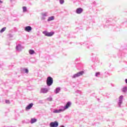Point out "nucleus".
Returning <instances> with one entry per match:
<instances>
[{
  "label": "nucleus",
  "instance_id": "7",
  "mask_svg": "<svg viewBox=\"0 0 127 127\" xmlns=\"http://www.w3.org/2000/svg\"><path fill=\"white\" fill-rule=\"evenodd\" d=\"M33 106V103H30L28 106L26 107V110H30L32 106Z\"/></svg>",
  "mask_w": 127,
  "mask_h": 127
},
{
  "label": "nucleus",
  "instance_id": "3",
  "mask_svg": "<svg viewBox=\"0 0 127 127\" xmlns=\"http://www.w3.org/2000/svg\"><path fill=\"white\" fill-rule=\"evenodd\" d=\"M83 74H84V71H79L73 75V78H77L78 77H80V76H82Z\"/></svg>",
  "mask_w": 127,
  "mask_h": 127
},
{
  "label": "nucleus",
  "instance_id": "17",
  "mask_svg": "<svg viewBox=\"0 0 127 127\" xmlns=\"http://www.w3.org/2000/svg\"><path fill=\"white\" fill-rule=\"evenodd\" d=\"M23 72H25V73H26V74H28V69H27V68H24L23 69Z\"/></svg>",
  "mask_w": 127,
  "mask_h": 127
},
{
  "label": "nucleus",
  "instance_id": "9",
  "mask_svg": "<svg viewBox=\"0 0 127 127\" xmlns=\"http://www.w3.org/2000/svg\"><path fill=\"white\" fill-rule=\"evenodd\" d=\"M70 105H71V103L70 102H67L66 103V105L64 107V110H66V109H68V108H69V107H70Z\"/></svg>",
  "mask_w": 127,
  "mask_h": 127
},
{
  "label": "nucleus",
  "instance_id": "8",
  "mask_svg": "<svg viewBox=\"0 0 127 127\" xmlns=\"http://www.w3.org/2000/svg\"><path fill=\"white\" fill-rule=\"evenodd\" d=\"M41 91L42 93H47V92H48V89H47V88H43L41 89Z\"/></svg>",
  "mask_w": 127,
  "mask_h": 127
},
{
  "label": "nucleus",
  "instance_id": "2",
  "mask_svg": "<svg viewBox=\"0 0 127 127\" xmlns=\"http://www.w3.org/2000/svg\"><path fill=\"white\" fill-rule=\"evenodd\" d=\"M59 125V124L57 121H55L54 122H51L50 124V127H57Z\"/></svg>",
  "mask_w": 127,
  "mask_h": 127
},
{
  "label": "nucleus",
  "instance_id": "5",
  "mask_svg": "<svg viewBox=\"0 0 127 127\" xmlns=\"http://www.w3.org/2000/svg\"><path fill=\"white\" fill-rule=\"evenodd\" d=\"M32 30V28H31V27L29 26H26L25 28V31H27L28 32H29V31H31V30Z\"/></svg>",
  "mask_w": 127,
  "mask_h": 127
},
{
  "label": "nucleus",
  "instance_id": "21",
  "mask_svg": "<svg viewBox=\"0 0 127 127\" xmlns=\"http://www.w3.org/2000/svg\"><path fill=\"white\" fill-rule=\"evenodd\" d=\"M60 2L61 4H63L64 3V0H60Z\"/></svg>",
  "mask_w": 127,
  "mask_h": 127
},
{
  "label": "nucleus",
  "instance_id": "22",
  "mask_svg": "<svg viewBox=\"0 0 127 127\" xmlns=\"http://www.w3.org/2000/svg\"><path fill=\"white\" fill-rule=\"evenodd\" d=\"M23 11H24V12L26 11V7H25V6L23 7Z\"/></svg>",
  "mask_w": 127,
  "mask_h": 127
},
{
  "label": "nucleus",
  "instance_id": "13",
  "mask_svg": "<svg viewBox=\"0 0 127 127\" xmlns=\"http://www.w3.org/2000/svg\"><path fill=\"white\" fill-rule=\"evenodd\" d=\"M16 49H17L19 51H20V50H21V46L20 45H18L16 46Z\"/></svg>",
  "mask_w": 127,
  "mask_h": 127
},
{
  "label": "nucleus",
  "instance_id": "19",
  "mask_svg": "<svg viewBox=\"0 0 127 127\" xmlns=\"http://www.w3.org/2000/svg\"><path fill=\"white\" fill-rule=\"evenodd\" d=\"M123 92H124V93H126V92H127V87H125L123 88L122 90Z\"/></svg>",
  "mask_w": 127,
  "mask_h": 127
},
{
  "label": "nucleus",
  "instance_id": "15",
  "mask_svg": "<svg viewBox=\"0 0 127 127\" xmlns=\"http://www.w3.org/2000/svg\"><path fill=\"white\" fill-rule=\"evenodd\" d=\"M29 54H31V55H32V54H34V53H35V52H34V50H30L29 51Z\"/></svg>",
  "mask_w": 127,
  "mask_h": 127
},
{
  "label": "nucleus",
  "instance_id": "12",
  "mask_svg": "<svg viewBox=\"0 0 127 127\" xmlns=\"http://www.w3.org/2000/svg\"><path fill=\"white\" fill-rule=\"evenodd\" d=\"M123 96H121L119 98V104L121 105V104H122V103H123V101L122 100H123Z\"/></svg>",
  "mask_w": 127,
  "mask_h": 127
},
{
  "label": "nucleus",
  "instance_id": "23",
  "mask_svg": "<svg viewBox=\"0 0 127 127\" xmlns=\"http://www.w3.org/2000/svg\"><path fill=\"white\" fill-rule=\"evenodd\" d=\"M47 80H53V78L50 76L47 78Z\"/></svg>",
  "mask_w": 127,
  "mask_h": 127
},
{
  "label": "nucleus",
  "instance_id": "11",
  "mask_svg": "<svg viewBox=\"0 0 127 127\" xmlns=\"http://www.w3.org/2000/svg\"><path fill=\"white\" fill-rule=\"evenodd\" d=\"M65 111V109H60L59 110H55L54 113H60V112H63Z\"/></svg>",
  "mask_w": 127,
  "mask_h": 127
},
{
  "label": "nucleus",
  "instance_id": "18",
  "mask_svg": "<svg viewBox=\"0 0 127 127\" xmlns=\"http://www.w3.org/2000/svg\"><path fill=\"white\" fill-rule=\"evenodd\" d=\"M60 91V88L59 87L56 89V94H58L59 92Z\"/></svg>",
  "mask_w": 127,
  "mask_h": 127
},
{
  "label": "nucleus",
  "instance_id": "1",
  "mask_svg": "<svg viewBox=\"0 0 127 127\" xmlns=\"http://www.w3.org/2000/svg\"><path fill=\"white\" fill-rule=\"evenodd\" d=\"M43 33L45 35V36H48V37H51V36H53V35H54V32H48L45 31L43 32Z\"/></svg>",
  "mask_w": 127,
  "mask_h": 127
},
{
  "label": "nucleus",
  "instance_id": "26",
  "mask_svg": "<svg viewBox=\"0 0 127 127\" xmlns=\"http://www.w3.org/2000/svg\"><path fill=\"white\" fill-rule=\"evenodd\" d=\"M43 15H45V14H42Z\"/></svg>",
  "mask_w": 127,
  "mask_h": 127
},
{
  "label": "nucleus",
  "instance_id": "20",
  "mask_svg": "<svg viewBox=\"0 0 127 127\" xmlns=\"http://www.w3.org/2000/svg\"><path fill=\"white\" fill-rule=\"evenodd\" d=\"M100 74H101V73L100 72H96L95 74V76L96 77H98L99 75H100Z\"/></svg>",
  "mask_w": 127,
  "mask_h": 127
},
{
  "label": "nucleus",
  "instance_id": "6",
  "mask_svg": "<svg viewBox=\"0 0 127 127\" xmlns=\"http://www.w3.org/2000/svg\"><path fill=\"white\" fill-rule=\"evenodd\" d=\"M83 11V9L82 8H78L76 9V13L80 14Z\"/></svg>",
  "mask_w": 127,
  "mask_h": 127
},
{
  "label": "nucleus",
  "instance_id": "16",
  "mask_svg": "<svg viewBox=\"0 0 127 127\" xmlns=\"http://www.w3.org/2000/svg\"><path fill=\"white\" fill-rule=\"evenodd\" d=\"M5 29H6V27H3L2 28L1 30L0 31V32L1 33H2V32H3L4 31H5Z\"/></svg>",
  "mask_w": 127,
  "mask_h": 127
},
{
  "label": "nucleus",
  "instance_id": "24",
  "mask_svg": "<svg viewBox=\"0 0 127 127\" xmlns=\"http://www.w3.org/2000/svg\"><path fill=\"white\" fill-rule=\"evenodd\" d=\"M5 102L6 104H9V100H6Z\"/></svg>",
  "mask_w": 127,
  "mask_h": 127
},
{
  "label": "nucleus",
  "instance_id": "25",
  "mask_svg": "<svg viewBox=\"0 0 127 127\" xmlns=\"http://www.w3.org/2000/svg\"><path fill=\"white\" fill-rule=\"evenodd\" d=\"M0 3H2V1L0 0Z\"/></svg>",
  "mask_w": 127,
  "mask_h": 127
},
{
  "label": "nucleus",
  "instance_id": "10",
  "mask_svg": "<svg viewBox=\"0 0 127 127\" xmlns=\"http://www.w3.org/2000/svg\"><path fill=\"white\" fill-rule=\"evenodd\" d=\"M36 122H37V119H31V124H34V123H36Z\"/></svg>",
  "mask_w": 127,
  "mask_h": 127
},
{
  "label": "nucleus",
  "instance_id": "14",
  "mask_svg": "<svg viewBox=\"0 0 127 127\" xmlns=\"http://www.w3.org/2000/svg\"><path fill=\"white\" fill-rule=\"evenodd\" d=\"M51 20H54V16L49 17L48 21H51Z\"/></svg>",
  "mask_w": 127,
  "mask_h": 127
},
{
  "label": "nucleus",
  "instance_id": "4",
  "mask_svg": "<svg viewBox=\"0 0 127 127\" xmlns=\"http://www.w3.org/2000/svg\"><path fill=\"white\" fill-rule=\"evenodd\" d=\"M53 84V80H47V85L48 86H51Z\"/></svg>",
  "mask_w": 127,
  "mask_h": 127
}]
</instances>
